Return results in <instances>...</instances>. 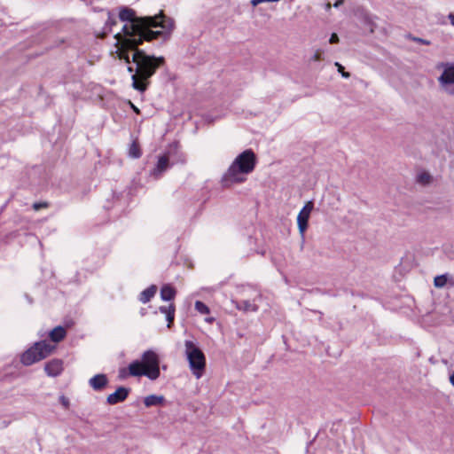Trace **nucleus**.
Masks as SVG:
<instances>
[{"label": "nucleus", "mask_w": 454, "mask_h": 454, "mask_svg": "<svg viewBox=\"0 0 454 454\" xmlns=\"http://www.w3.org/2000/svg\"><path fill=\"white\" fill-rule=\"evenodd\" d=\"M339 42H340V39H339L338 35L336 33H333L329 39V43L333 44V43H338Z\"/></svg>", "instance_id": "28"}, {"label": "nucleus", "mask_w": 454, "mask_h": 454, "mask_svg": "<svg viewBox=\"0 0 454 454\" xmlns=\"http://www.w3.org/2000/svg\"><path fill=\"white\" fill-rule=\"evenodd\" d=\"M106 24L110 25V26H113V25H115L116 24V20L114 17H112L110 14L108 16V20L106 21Z\"/></svg>", "instance_id": "32"}, {"label": "nucleus", "mask_w": 454, "mask_h": 454, "mask_svg": "<svg viewBox=\"0 0 454 454\" xmlns=\"http://www.w3.org/2000/svg\"><path fill=\"white\" fill-rule=\"evenodd\" d=\"M256 163L254 153L251 150H246L239 154L223 174L221 184L223 187H231L235 184L244 183L246 176L251 173Z\"/></svg>", "instance_id": "3"}, {"label": "nucleus", "mask_w": 454, "mask_h": 454, "mask_svg": "<svg viewBox=\"0 0 454 454\" xmlns=\"http://www.w3.org/2000/svg\"><path fill=\"white\" fill-rule=\"evenodd\" d=\"M59 403L63 405L65 409H68L70 405L69 399L66 397L65 395H61L59 397Z\"/></svg>", "instance_id": "25"}, {"label": "nucleus", "mask_w": 454, "mask_h": 454, "mask_svg": "<svg viewBox=\"0 0 454 454\" xmlns=\"http://www.w3.org/2000/svg\"><path fill=\"white\" fill-rule=\"evenodd\" d=\"M114 37L117 39V44H121V48L119 49V59H123L126 63H130V59L129 55V51H134L136 52V50H139L137 46L135 49H131L124 45V38L121 35L120 33H117Z\"/></svg>", "instance_id": "11"}, {"label": "nucleus", "mask_w": 454, "mask_h": 454, "mask_svg": "<svg viewBox=\"0 0 454 454\" xmlns=\"http://www.w3.org/2000/svg\"><path fill=\"white\" fill-rule=\"evenodd\" d=\"M437 69H442L438 77L441 88L449 95L454 96V64L442 62L437 65Z\"/></svg>", "instance_id": "6"}, {"label": "nucleus", "mask_w": 454, "mask_h": 454, "mask_svg": "<svg viewBox=\"0 0 454 454\" xmlns=\"http://www.w3.org/2000/svg\"><path fill=\"white\" fill-rule=\"evenodd\" d=\"M164 397L162 395H150L144 399L146 407L156 406L162 403Z\"/></svg>", "instance_id": "17"}, {"label": "nucleus", "mask_w": 454, "mask_h": 454, "mask_svg": "<svg viewBox=\"0 0 454 454\" xmlns=\"http://www.w3.org/2000/svg\"><path fill=\"white\" fill-rule=\"evenodd\" d=\"M141 361L145 368V376L152 380L160 377V358L153 350H147L143 353Z\"/></svg>", "instance_id": "7"}, {"label": "nucleus", "mask_w": 454, "mask_h": 454, "mask_svg": "<svg viewBox=\"0 0 454 454\" xmlns=\"http://www.w3.org/2000/svg\"><path fill=\"white\" fill-rule=\"evenodd\" d=\"M89 384L95 391H101L108 384L107 376L104 373L96 374L90 379Z\"/></svg>", "instance_id": "12"}, {"label": "nucleus", "mask_w": 454, "mask_h": 454, "mask_svg": "<svg viewBox=\"0 0 454 454\" xmlns=\"http://www.w3.org/2000/svg\"><path fill=\"white\" fill-rule=\"evenodd\" d=\"M335 66L338 67V71H339V72H340V73H342V72H343V69H344V68H343V67H342L340 63L336 62V63H335Z\"/></svg>", "instance_id": "35"}, {"label": "nucleus", "mask_w": 454, "mask_h": 454, "mask_svg": "<svg viewBox=\"0 0 454 454\" xmlns=\"http://www.w3.org/2000/svg\"><path fill=\"white\" fill-rule=\"evenodd\" d=\"M160 296L164 301H170L175 296V290L169 286H164L160 290Z\"/></svg>", "instance_id": "19"}, {"label": "nucleus", "mask_w": 454, "mask_h": 454, "mask_svg": "<svg viewBox=\"0 0 454 454\" xmlns=\"http://www.w3.org/2000/svg\"><path fill=\"white\" fill-rule=\"evenodd\" d=\"M314 204L312 201H308L304 207L301 208L300 213L297 216V223H298V229L299 232L301 236L304 235V232L306 231L308 228V222L310 215L311 211L313 210Z\"/></svg>", "instance_id": "8"}, {"label": "nucleus", "mask_w": 454, "mask_h": 454, "mask_svg": "<svg viewBox=\"0 0 454 454\" xmlns=\"http://www.w3.org/2000/svg\"><path fill=\"white\" fill-rule=\"evenodd\" d=\"M195 309L198 310V312H209L208 307L200 301L195 302Z\"/></svg>", "instance_id": "23"}, {"label": "nucleus", "mask_w": 454, "mask_h": 454, "mask_svg": "<svg viewBox=\"0 0 454 454\" xmlns=\"http://www.w3.org/2000/svg\"><path fill=\"white\" fill-rule=\"evenodd\" d=\"M132 107H133L135 112L138 113V109L136 106H132Z\"/></svg>", "instance_id": "44"}, {"label": "nucleus", "mask_w": 454, "mask_h": 454, "mask_svg": "<svg viewBox=\"0 0 454 454\" xmlns=\"http://www.w3.org/2000/svg\"><path fill=\"white\" fill-rule=\"evenodd\" d=\"M323 54L324 52L322 50H317L313 56L311 57V59L313 61H320L323 59Z\"/></svg>", "instance_id": "24"}, {"label": "nucleus", "mask_w": 454, "mask_h": 454, "mask_svg": "<svg viewBox=\"0 0 454 454\" xmlns=\"http://www.w3.org/2000/svg\"><path fill=\"white\" fill-rule=\"evenodd\" d=\"M129 375V370L126 368H121L119 371V378L124 379Z\"/></svg>", "instance_id": "29"}, {"label": "nucleus", "mask_w": 454, "mask_h": 454, "mask_svg": "<svg viewBox=\"0 0 454 454\" xmlns=\"http://www.w3.org/2000/svg\"><path fill=\"white\" fill-rule=\"evenodd\" d=\"M47 207H48L47 202H35L33 204V208L36 211L40 210L41 208Z\"/></svg>", "instance_id": "26"}, {"label": "nucleus", "mask_w": 454, "mask_h": 454, "mask_svg": "<svg viewBox=\"0 0 454 454\" xmlns=\"http://www.w3.org/2000/svg\"><path fill=\"white\" fill-rule=\"evenodd\" d=\"M66 330L61 325L56 326L50 332V338L54 342L62 340L66 336Z\"/></svg>", "instance_id": "16"}, {"label": "nucleus", "mask_w": 454, "mask_h": 454, "mask_svg": "<svg viewBox=\"0 0 454 454\" xmlns=\"http://www.w3.org/2000/svg\"><path fill=\"white\" fill-rule=\"evenodd\" d=\"M448 19L450 20V24L454 27V13H450L448 15Z\"/></svg>", "instance_id": "33"}, {"label": "nucleus", "mask_w": 454, "mask_h": 454, "mask_svg": "<svg viewBox=\"0 0 454 454\" xmlns=\"http://www.w3.org/2000/svg\"><path fill=\"white\" fill-rule=\"evenodd\" d=\"M175 318V314H166V320L168 322V327L170 328Z\"/></svg>", "instance_id": "27"}, {"label": "nucleus", "mask_w": 454, "mask_h": 454, "mask_svg": "<svg viewBox=\"0 0 454 454\" xmlns=\"http://www.w3.org/2000/svg\"><path fill=\"white\" fill-rule=\"evenodd\" d=\"M129 155L132 158L137 159L141 156L139 145L137 141H133L129 149Z\"/></svg>", "instance_id": "21"}, {"label": "nucleus", "mask_w": 454, "mask_h": 454, "mask_svg": "<svg viewBox=\"0 0 454 454\" xmlns=\"http://www.w3.org/2000/svg\"><path fill=\"white\" fill-rule=\"evenodd\" d=\"M342 3H343V0H338V1H336V2L333 4V6L337 8V7H339L340 4H342Z\"/></svg>", "instance_id": "36"}, {"label": "nucleus", "mask_w": 454, "mask_h": 454, "mask_svg": "<svg viewBox=\"0 0 454 454\" xmlns=\"http://www.w3.org/2000/svg\"><path fill=\"white\" fill-rule=\"evenodd\" d=\"M169 167L168 157L167 155L160 156L157 162L156 167L152 171V175L158 178L161 174L168 169Z\"/></svg>", "instance_id": "13"}, {"label": "nucleus", "mask_w": 454, "mask_h": 454, "mask_svg": "<svg viewBox=\"0 0 454 454\" xmlns=\"http://www.w3.org/2000/svg\"><path fill=\"white\" fill-rule=\"evenodd\" d=\"M259 4H262V0H251V4L253 6H256L258 5Z\"/></svg>", "instance_id": "34"}, {"label": "nucleus", "mask_w": 454, "mask_h": 454, "mask_svg": "<svg viewBox=\"0 0 454 454\" xmlns=\"http://www.w3.org/2000/svg\"><path fill=\"white\" fill-rule=\"evenodd\" d=\"M450 382L454 387V372L450 376Z\"/></svg>", "instance_id": "37"}, {"label": "nucleus", "mask_w": 454, "mask_h": 454, "mask_svg": "<svg viewBox=\"0 0 454 454\" xmlns=\"http://www.w3.org/2000/svg\"><path fill=\"white\" fill-rule=\"evenodd\" d=\"M370 27H370V31H371L372 33H373V31H374V24H373L372 22H370Z\"/></svg>", "instance_id": "41"}, {"label": "nucleus", "mask_w": 454, "mask_h": 454, "mask_svg": "<svg viewBox=\"0 0 454 454\" xmlns=\"http://www.w3.org/2000/svg\"><path fill=\"white\" fill-rule=\"evenodd\" d=\"M447 285H448V273L434 277V286L436 288H443Z\"/></svg>", "instance_id": "20"}, {"label": "nucleus", "mask_w": 454, "mask_h": 454, "mask_svg": "<svg viewBox=\"0 0 454 454\" xmlns=\"http://www.w3.org/2000/svg\"><path fill=\"white\" fill-rule=\"evenodd\" d=\"M132 62L136 64V73L131 76L132 87L145 92L150 84V78L164 65L165 59L163 57L148 55L143 50H136L132 55Z\"/></svg>", "instance_id": "2"}, {"label": "nucleus", "mask_w": 454, "mask_h": 454, "mask_svg": "<svg viewBox=\"0 0 454 454\" xmlns=\"http://www.w3.org/2000/svg\"><path fill=\"white\" fill-rule=\"evenodd\" d=\"M129 375L134 377L145 376V368L143 366V363L141 360H135L129 364Z\"/></svg>", "instance_id": "14"}, {"label": "nucleus", "mask_w": 454, "mask_h": 454, "mask_svg": "<svg viewBox=\"0 0 454 454\" xmlns=\"http://www.w3.org/2000/svg\"><path fill=\"white\" fill-rule=\"evenodd\" d=\"M433 179L432 175L426 170L419 171L416 176V183L422 186L429 185Z\"/></svg>", "instance_id": "15"}, {"label": "nucleus", "mask_w": 454, "mask_h": 454, "mask_svg": "<svg viewBox=\"0 0 454 454\" xmlns=\"http://www.w3.org/2000/svg\"><path fill=\"white\" fill-rule=\"evenodd\" d=\"M448 285L454 287V275L448 273Z\"/></svg>", "instance_id": "30"}, {"label": "nucleus", "mask_w": 454, "mask_h": 454, "mask_svg": "<svg viewBox=\"0 0 454 454\" xmlns=\"http://www.w3.org/2000/svg\"><path fill=\"white\" fill-rule=\"evenodd\" d=\"M130 392V388L126 387H119L115 392L110 394L107 398L106 402L107 403L111 405L117 404L119 403L124 402L127 397L129 396V394Z\"/></svg>", "instance_id": "9"}, {"label": "nucleus", "mask_w": 454, "mask_h": 454, "mask_svg": "<svg viewBox=\"0 0 454 454\" xmlns=\"http://www.w3.org/2000/svg\"><path fill=\"white\" fill-rule=\"evenodd\" d=\"M331 7H332L331 4H330V3H328V4H326V5H325V10H326V11H329V10L331 9Z\"/></svg>", "instance_id": "42"}, {"label": "nucleus", "mask_w": 454, "mask_h": 454, "mask_svg": "<svg viewBox=\"0 0 454 454\" xmlns=\"http://www.w3.org/2000/svg\"><path fill=\"white\" fill-rule=\"evenodd\" d=\"M431 315H432V314H429V313L425 314V315H424V317H423V320H425V318H426V317H430Z\"/></svg>", "instance_id": "43"}, {"label": "nucleus", "mask_w": 454, "mask_h": 454, "mask_svg": "<svg viewBox=\"0 0 454 454\" xmlns=\"http://www.w3.org/2000/svg\"><path fill=\"white\" fill-rule=\"evenodd\" d=\"M174 310H175V308L172 305H169L168 309H166L164 307L160 308V312H164V313L174 312Z\"/></svg>", "instance_id": "31"}, {"label": "nucleus", "mask_w": 454, "mask_h": 454, "mask_svg": "<svg viewBox=\"0 0 454 454\" xmlns=\"http://www.w3.org/2000/svg\"><path fill=\"white\" fill-rule=\"evenodd\" d=\"M185 356L192 374L200 379L206 368V357L202 350L192 340H185Z\"/></svg>", "instance_id": "4"}, {"label": "nucleus", "mask_w": 454, "mask_h": 454, "mask_svg": "<svg viewBox=\"0 0 454 454\" xmlns=\"http://www.w3.org/2000/svg\"><path fill=\"white\" fill-rule=\"evenodd\" d=\"M341 74H342V76H343V77H345V78H348V77L350 76L349 73H348V72H344V71L341 73Z\"/></svg>", "instance_id": "40"}, {"label": "nucleus", "mask_w": 454, "mask_h": 454, "mask_svg": "<svg viewBox=\"0 0 454 454\" xmlns=\"http://www.w3.org/2000/svg\"><path fill=\"white\" fill-rule=\"evenodd\" d=\"M157 292L156 286H151L140 294V301L142 302H147L150 299L154 296Z\"/></svg>", "instance_id": "18"}, {"label": "nucleus", "mask_w": 454, "mask_h": 454, "mask_svg": "<svg viewBox=\"0 0 454 454\" xmlns=\"http://www.w3.org/2000/svg\"><path fill=\"white\" fill-rule=\"evenodd\" d=\"M214 320H215V318L212 317H207L205 318V321L207 323H212Z\"/></svg>", "instance_id": "39"}, {"label": "nucleus", "mask_w": 454, "mask_h": 454, "mask_svg": "<svg viewBox=\"0 0 454 454\" xmlns=\"http://www.w3.org/2000/svg\"><path fill=\"white\" fill-rule=\"evenodd\" d=\"M63 369V361L58 358L51 359L44 365V371L49 377H57L60 375Z\"/></svg>", "instance_id": "10"}, {"label": "nucleus", "mask_w": 454, "mask_h": 454, "mask_svg": "<svg viewBox=\"0 0 454 454\" xmlns=\"http://www.w3.org/2000/svg\"><path fill=\"white\" fill-rule=\"evenodd\" d=\"M407 39L412 41V42H415V43H421V44H425V45H430L431 44V42L429 40H427V39H424V38H420V37H417V36H414L411 34H409L407 35Z\"/></svg>", "instance_id": "22"}, {"label": "nucleus", "mask_w": 454, "mask_h": 454, "mask_svg": "<svg viewBox=\"0 0 454 454\" xmlns=\"http://www.w3.org/2000/svg\"><path fill=\"white\" fill-rule=\"evenodd\" d=\"M54 349V346L47 343L46 341L35 342L33 347L26 350L20 357V362L29 366L36 362H39L48 356H50Z\"/></svg>", "instance_id": "5"}, {"label": "nucleus", "mask_w": 454, "mask_h": 454, "mask_svg": "<svg viewBox=\"0 0 454 454\" xmlns=\"http://www.w3.org/2000/svg\"><path fill=\"white\" fill-rule=\"evenodd\" d=\"M119 18L121 21L129 22L122 27L125 36L123 43L131 49L142 44L144 41L157 39L163 32L169 33L174 27V20L163 12L154 16L137 17L134 10L123 7Z\"/></svg>", "instance_id": "1"}, {"label": "nucleus", "mask_w": 454, "mask_h": 454, "mask_svg": "<svg viewBox=\"0 0 454 454\" xmlns=\"http://www.w3.org/2000/svg\"><path fill=\"white\" fill-rule=\"evenodd\" d=\"M128 71L131 74H135L136 73V68H134L133 67H128Z\"/></svg>", "instance_id": "38"}]
</instances>
